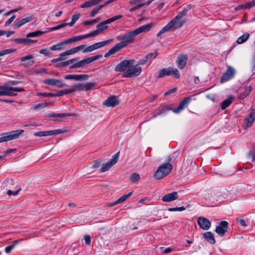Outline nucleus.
<instances>
[{"mask_svg": "<svg viewBox=\"0 0 255 255\" xmlns=\"http://www.w3.org/2000/svg\"><path fill=\"white\" fill-rule=\"evenodd\" d=\"M152 26V23H148L141 25L135 30L129 31L128 33L117 37V39L121 42L117 44L112 48L108 52L105 54V57L107 58L111 55L114 54L122 48L126 47L128 45L134 42V37L137 35L147 32L150 30Z\"/></svg>", "mask_w": 255, "mask_h": 255, "instance_id": "nucleus-1", "label": "nucleus"}, {"mask_svg": "<svg viewBox=\"0 0 255 255\" xmlns=\"http://www.w3.org/2000/svg\"><path fill=\"white\" fill-rule=\"evenodd\" d=\"M22 83L21 81L11 80L7 82L3 86H0V96H15L17 95L16 92L25 91L23 88L13 87L11 85H16Z\"/></svg>", "mask_w": 255, "mask_h": 255, "instance_id": "nucleus-2", "label": "nucleus"}, {"mask_svg": "<svg viewBox=\"0 0 255 255\" xmlns=\"http://www.w3.org/2000/svg\"><path fill=\"white\" fill-rule=\"evenodd\" d=\"M171 158L168 156L166 162L160 165L154 174V177L157 180L163 178L169 174L172 170V165L170 163Z\"/></svg>", "mask_w": 255, "mask_h": 255, "instance_id": "nucleus-3", "label": "nucleus"}, {"mask_svg": "<svg viewBox=\"0 0 255 255\" xmlns=\"http://www.w3.org/2000/svg\"><path fill=\"white\" fill-rule=\"evenodd\" d=\"M192 100V97H188L184 98L183 100H182L178 106L174 109H172V108L166 107L162 108L161 110H160L158 113L157 114V115H161L164 113H165L167 111L172 110L174 113H179L184 109L186 108L189 103Z\"/></svg>", "mask_w": 255, "mask_h": 255, "instance_id": "nucleus-4", "label": "nucleus"}, {"mask_svg": "<svg viewBox=\"0 0 255 255\" xmlns=\"http://www.w3.org/2000/svg\"><path fill=\"white\" fill-rule=\"evenodd\" d=\"M23 132L24 130L22 129H17L2 133L0 137V143L17 139Z\"/></svg>", "mask_w": 255, "mask_h": 255, "instance_id": "nucleus-5", "label": "nucleus"}, {"mask_svg": "<svg viewBox=\"0 0 255 255\" xmlns=\"http://www.w3.org/2000/svg\"><path fill=\"white\" fill-rule=\"evenodd\" d=\"M168 75H173L175 78H179L180 77V72L178 69L175 68H163L159 71L157 77L160 78Z\"/></svg>", "mask_w": 255, "mask_h": 255, "instance_id": "nucleus-6", "label": "nucleus"}, {"mask_svg": "<svg viewBox=\"0 0 255 255\" xmlns=\"http://www.w3.org/2000/svg\"><path fill=\"white\" fill-rule=\"evenodd\" d=\"M134 62L133 59L124 60L116 66L115 70L116 72L125 71L127 68L133 66Z\"/></svg>", "mask_w": 255, "mask_h": 255, "instance_id": "nucleus-7", "label": "nucleus"}, {"mask_svg": "<svg viewBox=\"0 0 255 255\" xmlns=\"http://www.w3.org/2000/svg\"><path fill=\"white\" fill-rule=\"evenodd\" d=\"M120 152H118L115 154L112 158L110 159L105 164H103L102 165V167L100 169L101 172H104L108 171L111 167L114 165L118 161L119 157Z\"/></svg>", "mask_w": 255, "mask_h": 255, "instance_id": "nucleus-8", "label": "nucleus"}, {"mask_svg": "<svg viewBox=\"0 0 255 255\" xmlns=\"http://www.w3.org/2000/svg\"><path fill=\"white\" fill-rule=\"evenodd\" d=\"M142 71V68L136 65L134 67L128 69L124 74L123 77H132L138 76Z\"/></svg>", "mask_w": 255, "mask_h": 255, "instance_id": "nucleus-9", "label": "nucleus"}, {"mask_svg": "<svg viewBox=\"0 0 255 255\" xmlns=\"http://www.w3.org/2000/svg\"><path fill=\"white\" fill-rule=\"evenodd\" d=\"M235 74V69L231 66H228V69L225 73L223 74L220 79L221 83L226 82L232 79Z\"/></svg>", "mask_w": 255, "mask_h": 255, "instance_id": "nucleus-10", "label": "nucleus"}, {"mask_svg": "<svg viewBox=\"0 0 255 255\" xmlns=\"http://www.w3.org/2000/svg\"><path fill=\"white\" fill-rule=\"evenodd\" d=\"M229 224L227 221H221L215 229V232L220 236H223L227 232Z\"/></svg>", "mask_w": 255, "mask_h": 255, "instance_id": "nucleus-11", "label": "nucleus"}, {"mask_svg": "<svg viewBox=\"0 0 255 255\" xmlns=\"http://www.w3.org/2000/svg\"><path fill=\"white\" fill-rule=\"evenodd\" d=\"M103 57V55H97L93 57L88 58L76 62L77 68H80L86 65L89 64L94 61H96L101 58Z\"/></svg>", "mask_w": 255, "mask_h": 255, "instance_id": "nucleus-12", "label": "nucleus"}, {"mask_svg": "<svg viewBox=\"0 0 255 255\" xmlns=\"http://www.w3.org/2000/svg\"><path fill=\"white\" fill-rule=\"evenodd\" d=\"M64 130L60 129H54L47 131H41L34 133V135L35 136H44L52 135H57L63 133Z\"/></svg>", "mask_w": 255, "mask_h": 255, "instance_id": "nucleus-13", "label": "nucleus"}, {"mask_svg": "<svg viewBox=\"0 0 255 255\" xmlns=\"http://www.w3.org/2000/svg\"><path fill=\"white\" fill-rule=\"evenodd\" d=\"M255 121V110L252 109L249 116L245 119L244 122V128H247L252 126Z\"/></svg>", "mask_w": 255, "mask_h": 255, "instance_id": "nucleus-14", "label": "nucleus"}, {"mask_svg": "<svg viewBox=\"0 0 255 255\" xmlns=\"http://www.w3.org/2000/svg\"><path fill=\"white\" fill-rule=\"evenodd\" d=\"M185 22V20H181V18L177 15L168 23L171 25V28L176 29L181 27Z\"/></svg>", "mask_w": 255, "mask_h": 255, "instance_id": "nucleus-15", "label": "nucleus"}, {"mask_svg": "<svg viewBox=\"0 0 255 255\" xmlns=\"http://www.w3.org/2000/svg\"><path fill=\"white\" fill-rule=\"evenodd\" d=\"M120 101L118 97L115 96H112L106 100L104 102L103 104L108 107H115L118 105Z\"/></svg>", "mask_w": 255, "mask_h": 255, "instance_id": "nucleus-16", "label": "nucleus"}, {"mask_svg": "<svg viewBox=\"0 0 255 255\" xmlns=\"http://www.w3.org/2000/svg\"><path fill=\"white\" fill-rule=\"evenodd\" d=\"M197 223L200 227L205 230H208L211 227L210 221L203 217H199L198 218Z\"/></svg>", "mask_w": 255, "mask_h": 255, "instance_id": "nucleus-17", "label": "nucleus"}, {"mask_svg": "<svg viewBox=\"0 0 255 255\" xmlns=\"http://www.w3.org/2000/svg\"><path fill=\"white\" fill-rule=\"evenodd\" d=\"M33 58V56L32 55H27L21 57L20 58V60L21 61L23 62V63L20 65L24 66L25 67L32 66L34 63V61L32 60Z\"/></svg>", "mask_w": 255, "mask_h": 255, "instance_id": "nucleus-18", "label": "nucleus"}, {"mask_svg": "<svg viewBox=\"0 0 255 255\" xmlns=\"http://www.w3.org/2000/svg\"><path fill=\"white\" fill-rule=\"evenodd\" d=\"M188 58V57L187 55H181L178 57L176 62L178 67L180 69L184 68L186 65Z\"/></svg>", "mask_w": 255, "mask_h": 255, "instance_id": "nucleus-19", "label": "nucleus"}, {"mask_svg": "<svg viewBox=\"0 0 255 255\" xmlns=\"http://www.w3.org/2000/svg\"><path fill=\"white\" fill-rule=\"evenodd\" d=\"M12 41H14L16 44H24L25 45H29L31 43H35L37 40H32L26 38H19L13 39Z\"/></svg>", "mask_w": 255, "mask_h": 255, "instance_id": "nucleus-20", "label": "nucleus"}, {"mask_svg": "<svg viewBox=\"0 0 255 255\" xmlns=\"http://www.w3.org/2000/svg\"><path fill=\"white\" fill-rule=\"evenodd\" d=\"M178 197V195L177 192H173L164 195L162 197V200L164 202H168L177 199Z\"/></svg>", "mask_w": 255, "mask_h": 255, "instance_id": "nucleus-21", "label": "nucleus"}, {"mask_svg": "<svg viewBox=\"0 0 255 255\" xmlns=\"http://www.w3.org/2000/svg\"><path fill=\"white\" fill-rule=\"evenodd\" d=\"M33 19V17L32 15H29L25 18L21 19L20 20L17 22L13 26L14 28H17L24 24L32 21Z\"/></svg>", "mask_w": 255, "mask_h": 255, "instance_id": "nucleus-22", "label": "nucleus"}, {"mask_svg": "<svg viewBox=\"0 0 255 255\" xmlns=\"http://www.w3.org/2000/svg\"><path fill=\"white\" fill-rule=\"evenodd\" d=\"M204 238L211 244L216 243L213 234L211 232H207L203 234Z\"/></svg>", "mask_w": 255, "mask_h": 255, "instance_id": "nucleus-23", "label": "nucleus"}, {"mask_svg": "<svg viewBox=\"0 0 255 255\" xmlns=\"http://www.w3.org/2000/svg\"><path fill=\"white\" fill-rule=\"evenodd\" d=\"M233 96L231 95L229 96V97L223 101L222 103L221 108L222 110H225L227 107H228L233 102Z\"/></svg>", "mask_w": 255, "mask_h": 255, "instance_id": "nucleus-24", "label": "nucleus"}, {"mask_svg": "<svg viewBox=\"0 0 255 255\" xmlns=\"http://www.w3.org/2000/svg\"><path fill=\"white\" fill-rule=\"evenodd\" d=\"M191 4H184L182 6V10L180 11L177 15L180 18H182L183 16L186 15L187 12L191 9Z\"/></svg>", "mask_w": 255, "mask_h": 255, "instance_id": "nucleus-25", "label": "nucleus"}, {"mask_svg": "<svg viewBox=\"0 0 255 255\" xmlns=\"http://www.w3.org/2000/svg\"><path fill=\"white\" fill-rule=\"evenodd\" d=\"M132 193L133 191H131L128 193V194L123 195L120 198H119L116 201L114 202L112 205H116L117 204H120L125 202L128 197H129L132 195Z\"/></svg>", "mask_w": 255, "mask_h": 255, "instance_id": "nucleus-26", "label": "nucleus"}, {"mask_svg": "<svg viewBox=\"0 0 255 255\" xmlns=\"http://www.w3.org/2000/svg\"><path fill=\"white\" fill-rule=\"evenodd\" d=\"M249 37L250 34L248 32H246L238 38L237 40V43L239 44H242L247 41Z\"/></svg>", "mask_w": 255, "mask_h": 255, "instance_id": "nucleus-27", "label": "nucleus"}, {"mask_svg": "<svg viewBox=\"0 0 255 255\" xmlns=\"http://www.w3.org/2000/svg\"><path fill=\"white\" fill-rule=\"evenodd\" d=\"M44 31L41 30H36L31 32H29L26 35V37L28 38L29 37H39L44 34Z\"/></svg>", "mask_w": 255, "mask_h": 255, "instance_id": "nucleus-28", "label": "nucleus"}, {"mask_svg": "<svg viewBox=\"0 0 255 255\" xmlns=\"http://www.w3.org/2000/svg\"><path fill=\"white\" fill-rule=\"evenodd\" d=\"M251 89V86L245 87L244 92L241 93L239 96L240 99L243 100L246 98L250 93Z\"/></svg>", "mask_w": 255, "mask_h": 255, "instance_id": "nucleus-29", "label": "nucleus"}, {"mask_svg": "<svg viewBox=\"0 0 255 255\" xmlns=\"http://www.w3.org/2000/svg\"><path fill=\"white\" fill-rule=\"evenodd\" d=\"M85 46V45H81L78 46L71 48L70 49L67 50V53H68L69 55L74 54L78 51L83 49Z\"/></svg>", "mask_w": 255, "mask_h": 255, "instance_id": "nucleus-30", "label": "nucleus"}, {"mask_svg": "<svg viewBox=\"0 0 255 255\" xmlns=\"http://www.w3.org/2000/svg\"><path fill=\"white\" fill-rule=\"evenodd\" d=\"M112 39H109L105 41H101L98 43H96L94 44L96 50L100 48L101 47H102L103 46H105L108 44H109L112 41Z\"/></svg>", "mask_w": 255, "mask_h": 255, "instance_id": "nucleus-31", "label": "nucleus"}, {"mask_svg": "<svg viewBox=\"0 0 255 255\" xmlns=\"http://www.w3.org/2000/svg\"><path fill=\"white\" fill-rule=\"evenodd\" d=\"M72 115L71 113H51L48 115L49 117L51 118H63L64 117H69Z\"/></svg>", "mask_w": 255, "mask_h": 255, "instance_id": "nucleus-32", "label": "nucleus"}, {"mask_svg": "<svg viewBox=\"0 0 255 255\" xmlns=\"http://www.w3.org/2000/svg\"><path fill=\"white\" fill-rule=\"evenodd\" d=\"M73 93V90H72L71 88L63 89L59 91L58 92L55 93L56 97H59L64 95H67L70 93Z\"/></svg>", "mask_w": 255, "mask_h": 255, "instance_id": "nucleus-33", "label": "nucleus"}, {"mask_svg": "<svg viewBox=\"0 0 255 255\" xmlns=\"http://www.w3.org/2000/svg\"><path fill=\"white\" fill-rule=\"evenodd\" d=\"M69 55L67 53V51L62 53L60 54L59 57L57 58L53 59L51 60L52 63H56L59 61H61L66 59V56Z\"/></svg>", "mask_w": 255, "mask_h": 255, "instance_id": "nucleus-34", "label": "nucleus"}, {"mask_svg": "<svg viewBox=\"0 0 255 255\" xmlns=\"http://www.w3.org/2000/svg\"><path fill=\"white\" fill-rule=\"evenodd\" d=\"M108 23H109L108 22H107V20H106L102 21V22H100V23H99L97 25V28L98 29H101V30H100V31L102 32L104 30L107 29V28L108 27V26H107L106 24H108Z\"/></svg>", "mask_w": 255, "mask_h": 255, "instance_id": "nucleus-35", "label": "nucleus"}, {"mask_svg": "<svg viewBox=\"0 0 255 255\" xmlns=\"http://www.w3.org/2000/svg\"><path fill=\"white\" fill-rule=\"evenodd\" d=\"M171 28V25L168 23L164 27H163L157 33V36H160L165 32L169 31Z\"/></svg>", "mask_w": 255, "mask_h": 255, "instance_id": "nucleus-36", "label": "nucleus"}, {"mask_svg": "<svg viewBox=\"0 0 255 255\" xmlns=\"http://www.w3.org/2000/svg\"><path fill=\"white\" fill-rule=\"evenodd\" d=\"M18 243V240H14L13 244L5 248L4 251L6 254L9 253L11 250L17 245Z\"/></svg>", "mask_w": 255, "mask_h": 255, "instance_id": "nucleus-37", "label": "nucleus"}, {"mask_svg": "<svg viewBox=\"0 0 255 255\" xmlns=\"http://www.w3.org/2000/svg\"><path fill=\"white\" fill-rule=\"evenodd\" d=\"M156 56H157L156 52L155 53V54L153 53H150L148 54L147 55H146L144 58L145 61L146 62V63L149 62L148 65H149L151 63V58L152 57H153V58L155 59V58H156Z\"/></svg>", "mask_w": 255, "mask_h": 255, "instance_id": "nucleus-38", "label": "nucleus"}, {"mask_svg": "<svg viewBox=\"0 0 255 255\" xmlns=\"http://www.w3.org/2000/svg\"><path fill=\"white\" fill-rule=\"evenodd\" d=\"M72 90L73 92L76 91H84V84L78 83L74 85L71 87Z\"/></svg>", "mask_w": 255, "mask_h": 255, "instance_id": "nucleus-39", "label": "nucleus"}, {"mask_svg": "<svg viewBox=\"0 0 255 255\" xmlns=\"http://www.w3.org/2000/svg\"><path fill=\"white\" fill-rule=\"evenodd\" d=\"M79 17V13H76L73 14L72 16L71 21L70 23H66V24H67V25H69V26H73V25L76 22V21L78 20Z\"/></svg>", "mask_w": 255, "mask_h": 255, "instance_id": "nucleus-40", "label": "nucleus"}, {"mask_svg": "<svg viewBox=\"0 0 255 255\" xmlns=\"http://www.w3.org/2000/svg\"><path fill=\"white\" fill-rule=\"evenodd\" d=\"M140 179L139 174L136 172L132 173L130 176V180L132 182H137Z\"/></svg>", "mask_w": 255, "mask_h": 255, "instance_id": "nucleus-41", "label": "nucleus"}, {"mask_svg": "<svg viewBox=\"0 0 255 255\" xmlns=\"http://www.w3.org/2000/svg\"><path fill=\"white\" fill-rule=\"evenodd\" d=\"M89 75L87 74L76 75V81H82L86 80L89 78Z\"/></svg>", "mask_w": 255, "mask_h": 255, "instance_id": "nucleus-42", "label": "nucleus"}, {"mask_svg": "<svg viewBox=\"0 0 255 255\" xmlns=\"http://www.w3.org/2000/svg\"><path fill=\"white\" fill-rule=\"evenodd\" d=\"M95 84L94 83L92 82H87L85 84H84V91H88L92 89Z\"/></svg>", "mask_w": 255, "mask_h": 255, "instance_id": "nucleus-43", "label": "nucleus"}, {"mask_svg": "<svg viewBox=\"0 0 255 255\" xmlns=\"http://www.w3.org/2000/svg\"><path fill=\"white\" fill-rule=\"evenodd\" d=\"M67 25V24H66V23H61V24H59L57 26H54V27H49V28H48V29L49 30V31H54V30H58L60 28H62Z\"/></svg>", "mask_w": 255, "mask_h": 255, "instance_id": "nucleus-44", "label": "nucleus"}, {"mask_svg": "<svg viewBox=\"0 0 255 255\" xmlns=\"http://www.w3.org/2000/svg\"><path fill=\"white\" fill-rule=\"evenodd\" d=\"M63 45V43H62V42H60L57 44L54 45L50 47V49L51 50H60L62 49V46Z\"/></svg>", "mask_w": 255, "mask_h": 255, "instance_id": "nucleus-45", "label": "nucleus"}, {"mask_svg": "<svg viewBox=\"0 0 255 255\" xmlns=\"http://www.w3.org/2000/svg\"><path fill=\"white\" fill-rule=\"evenodd\" d=\"M102 162V160L101 159H99L95 160L94 161V163L92 166V168L94 169H97L98 168H99Z\"/></svg>", "mask_w": 255, "mask_h": 255, "instance_id": "nucleus-46", "label": "nucleus"}, {"mask_svg": "<svg viewBox=\"0 0 255 255\" xmlns=\"http://www.w3.org/2000/svg\"><path fill=\"white\" fill-rule=\"evenodd\" d=\"M15 51V49H9L1 50L0 51V57L3 56L6 54L11 53Z\"/></svg>", "mask_w": 255, "mask_h": 255, "instance_id": "nucleus-47", "label": "nucleus"}, {"mask_svg": "<svg viewBox=\"0 0 255 255\" xmlns=\"http://www.w3.org/2000/svg\"><path fill=\"white\" fill-rule=\"evenodd\" d=\"M103 7L104 5H100L99 7L94 8L90 13V16L92 17L94 16Z\"/></svg>", "mask_w": 255, "mask_h": 255, "instance_id": "nucleus-48", "label": "nucleus"}, {"mask_svg": "<svg viewBox=\"0 0 255 255\" xmlns=\"http://www.w3.org/2000/svg\"><path fill=\"white\" fill-rule=\"evenodd\" d=\"M186 208L182 206L180 207L169 208L168 209V211L169 212L183 211Z\"/></svg>", "mask_w": 255, "mask_h": 255, "instance_id": "nucleus-49", "label": "nucleus"}, {"mask_svg": "<svg viewBox=\"0 0 255 255\" xmlns=\"http://www.w3.org/2000/svg\"><path fill=\"white\" fill-rule=\"evenodd\" d=\"M55 81V79H46L43 81V83L49 85L54 86Z\"/></svg>", "mask_w": 255, "mask_h": 255, "instance_id": "nucleus-50", "label": "nucleus"}, {"mask_svg": "<svg viewBox=\"0 0 255 255\" xmlns=\"http://www.w3.org/2000/svg\"><path fill=\"white\" fill-rule=\"evenodd\" d=\"M96 50L94 45H92L91 46H88L85 49H84L82 51V52L84 53L87 52H90L94 50Z\"/></svg>", "mask_w": 255, "mask_h": 255, "instance_id": "nucleus-51", "label": "nucleus"}, {"mask_svg": "<svg viewBox=\"0 0 255 255\" xmlns=\"http://www.w3.org/2000/svg\"><path fill=\"white\" fill-rule=\"evenodd\" d=\"M123 16L122 15H116L115 16H113L111 18H110L107 19V22H108L109 23H110L113 22L116 20H118V19H119L122 18Z\"/></svg>", "mask_w": 255, "mask_h": 255, "instance_id": "nucleus-52", "label": "nucleus"}, {"mask_svg": "<svg viewBox=\"0 0 255 255\" xmlns=\"http://www.w3.org/2000/svg\"><path fill=\"white\" fill-rule=\"evenodd\" d=\"M55 93H38L37 95L38 96H42L44 97H56Z\"/></svg>", "mask_w": 255, "mask_h": 255, "instance_id": "nucleus-53", "label": "nucleus"}, {"mask_svg": "<svg viewBox=\"0 0 255 255\" xmlns=\"http://www.w3.org/2000/svg\"><path fill=\"white\" fill-rule=\"evenodd\" d=\"M237 222L240 224L241 226L243 227H246L247 224L244 219L243 217H239L237 218L236 219Z\"/></svg>", "mask_w": 255, "mask_h": 255, "instance_id": "nucleus-54", "label": "nucleus"}, {"mask_svg": "<svg viewBox=\"0 0 255 255\" xmlns=\"http://www.w3.org/2000/svg\"><path fill=\"white\" fill-rule=\"evenodd\" d=\"M49 104L47 103L38 104L36 106H35V107H34V110H38L39 109L44 108L46 107Z\"/></svg>", "mask_w": 255, "mask_h": 255, "instance_id": "nucleus-55", "label": "nucleus"}, {"mask_svg": "<svg viewBox=\"0 0 255 255\" xmlns=\"http://www.w3.org/2000/svg\"><path fill=\"white\" fill-rule=\"evenodd\" d=\"M54 86L58 87H63L66 86L65 83H63L61 80L56 79Z\"/></svg>", "mask_w": 255, "mask_h": 255, "instance_id": "nucleus-56", "label": "nucleus"}, {"mask_svg": "<svg viewBox=\"0 0 255 255\" xmlns=\"http://www.w3.org/2000/svg\"><path fill=\"white\" fill-rule=\"evenodd\" d=\"M21 190V188H19L18 189H17V190L16 191H12L10 190H8L7 191V193L6 194L8 195V196H11V195H16L18 194V193H19V192Z\"/></svg>", "mask_w": 255, "mask_h": 255, "instance_id": "nucleus-57", "label": "nucleus"}, {"mask_svg": "<svg viewBox=\"0 0 255 255\" xmlns=\"http://www.w3.org/2000/svg\"><path fill=\"white\" fill-rule=\"evenodd\" d=\"M144 5V4H138L137 5L133 6L129 9V11L133 12L142 7Z\"/></svg>", "mask_w": 255, "mask_h": 255, "instance_id": "nucleus-58", "label": "nucleus"}, {"mask_svg": "<svg viewBox=\"0 0 255 255\" xmlns=\"http://www.w3.org/2000/svg\"><path fill=\"white\" fill-rule=\"evenodd\" d=\"M15 18V15H12L5 22L4 24L5 26H8L11 24V23L14 20Z\"/></svg>", "mask_w": 255, "mask_h": 255, "instance_id": "nucleus-59", "label": "nucleus"}, {"mask_svg": "<svg viewBox=\"0 0 255 255\" xmlns=\"http://www.w3.org/2000/svg\"><path fill=\"white\" fill-rule=\"evenodd\" d=\"M100 30H101V29H97V30H95L92 31V32L89 33V37H94V36H96V35L99 34L100 32H101L100 31Z\"/></svg>", "mask_w": 255, "mask_h": 255, "instance_id": "nucleus-60", "label": "nucleus"}, {"mask_svg": "<svg viewBox=\"0 0 255 255\" xmlns=\"http://www.w3.org/2000/svg\"><path fill=\"white\" fill-rule=\"evenodd\" d=\"M92 6L90 1H85L84 3L81 5L80 7L82 8H86Z\"/></svg>", "mask_w": 255, "mask_h": 255, "instance_id": "nucleus-61", "label": "nucleus"}, {"mask_svg": "<svg viewBox=\"0 0 255 255\" xmlns=\"http://www.w3.org/2000/svg\"><path fill=\"white\" fill-rule=\"evenodd\" d=\"M249 155L253 158V161H255V147L249 152Z\"/></svg>", "mask_w": 255, "mask_h": 255, "instance_id": "nucleus-62", "label": "nucleus"}, {"mask_svg": "<svg viewBox=\"0 0 255 255\" xmlns=\"http://www.w3.org/2000/svg\"><path fill=\"white\" fill-rule=\"evenodd\" d=\"M64 79L66 80H76V75H66L64 76Z\"/></svg>", "mask_w": 255, "mask_h": 255, "instance_id": "nucleus-63", "label": "nucleus"}, {"mask_svg": "<svg viewBox=\"0 0 255 255\" xmlns=\"http://www.w3.org/2000/svg\"><path fill=\"white\" fill-rule=\"evenodd\" d=\"M176 90H177V88H176V87L173 88L168 90L166 93H165L164 96H168L170 94L174 93Z\"/></svg>", "mask_w": 255, "mask_h": 255, "instance_id": "nucleus-64", "label": "nucleus"}]
</instances>
